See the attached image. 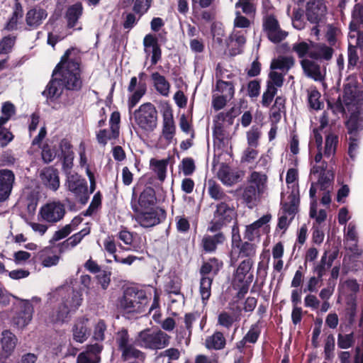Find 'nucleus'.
Returning <instances> with one entry per match:
<instances>
[{"mask_svg":"<svg viewBox=\"0 0 363 363\" xmlns=\"http://www.w3.org/2000/svg\"><path fill=\"white\" fill-rule=\"evenodd\" d=\"M81 66L80 51L73 47L67 49L53 69L52 78L42 92L43 96L54 102L62 95V89L80 91L83 86Z\"/></svg>","mask_w":363,"mask_h":363,"instance_id":"f257e3e1","label":"nucleus"},{"mask_svg":"<svg viewBox=\"0 0 363 363\" xmlns=\"http://www.w3.org/2000/svg\"><path fill=\"white\" fill-rule=\"evenodd\" d=\"M120 308L128 313H141L147 303L145 291L135 287H128L118 301Z\"/></svg>","mask_w":363,"mask_h":363,"instance_id":"f03ea898","label":"nucleus"},{"mask_svg":"<svg viewBox=\"0 0 363 363\" xmlns=\"http://www.w3.org/2000/svg\"><path fill=\"white\" fill-rule=\"evenodd\" d=\"M253 264V259H245L239 264L233 273V283L234 289L238 290L236 297L238 299L245 296L253 281L254 275L250 272Z\"/></svg>","mask_w":363,"mask_h":363,"instance_id":"7ed1b4c3","label":"nucleus"},{"mask_svg":"<svg viewBox=\"0 0 363 363\" xmlns=\"http://www.w3.org/2000/svg\"><path fill=\"white\" fill-rule=\"evenodd\" d=\"M169 338L167 333L160 330L152 332L147 328L138 333L135 339V344L145 349L160 350L169 345Z\"/></svg>","mask_w":363,"mask_h":363,"instance_id":"20e7f679","label":"nucleus"},{"mask_svg":"<svg viewBox=\"0 0 363 363\" xmlns=\"http://www.w3.org/2000/svg\"><path fill=\"white\" fill-rule=\"evenodd\" d=\"M135 123L143 130L152 132L157 125V111L150 102L141 104L133 113Z\"/></svg>","mask_w":363,"mask_h":363,"instance_id":"39448f33","label":"nucleus"},{"mask_svg":"<svg viewBox=\"0 0 363 363\" xmlns=\"http://www.w3.org/2000/svg\"><path fill=\"white\" fill-rule=\"evenodd\" d=\"M116 343L118 350L121 352V359L123 362L132 359H145V353L135 347L136 345L135 341L133 343L130 342V335L127 329L122 328L116 333Z\"/></svg>","mask_w":363,"mask_h":363,"instance_id":"423d86ee","label":"nucleus"},{"mask_svg":"<svg viewBox=\"0 0 363 363\" xmlns=\"http://www.w3.org/2000/svg\"><path fill=\"white\" fill-rule=\"evenodd\" d=\"M135 213V220L143 228H152L162 222L167 218L166 211L160 207L149 209H140V207H133Z\"/></svg>","mask_w":363,"mask_h":363,"instance_id":"0eeeda50","label":"nucleus"},{"mask_svg":"<svg viewBox=\"0 0 363 363\" xmlns=\"http://www.w3.org/2000/svg\"><path fill=\"white\" fill-rule=\"evenodd\" d=\"M235 216V212L233 208L230 207L225 202L218 203L213 212V218L210 222L207 230L211 233L220 231L233 220Z\"/></svg>","mask_w":363,"mask_h":363,"instance_id":"6e6552de","label":"nucleus"},{"mask_svg":"<svg viewBox=\"0 0 363 363\" xmlns=\"http://www.w3.org/2000/svg\"><path fill=\"white\" fill-rule=\"evenodd\" d=\"M15 298L18 302L13 304L14 314L12 318V323L18 328H23L29 324L33 318V306L29 300Z\"/></svg>","mask_w":363,"mask_h":363,"instance_id":"1a4fd4ad","label":"nucleus"},{"mask_svg":"<svg viewBox=\"0 0 363 363\" xmlns=\"http://www.w3.org/2000/svg\"><path fill=\"white\" fill-rule=\"evenodd\" d=\"M66 185L69 191L73 193L79 203L84 205L89 199L87 182L84 178L75 173L69 174L66 180Z\"/></svg>","mask_w":363,"mask_h":363,"instance_id":"9d476101","label":"nucleus"},{"mask_svg":"<svg viewBox=\"0 0 363 363\" xmlns=\"http://www.w3.org/2000/svg\"><path fill=\"white\" fill-rule=\"evenodd\" d=\"M328 8L325 0H308L306 4V16L312 24L319 25L327 14Z\"/></svg>","mask_w":363,"mask_h":363,"instance_id":"9b49d317","label":"nucleus"},{"mask_svg":"<svg viewBox=\"0 0 363 363\" xmlns=\"http://www.w3.org/2000/svg\"><path fill=\"white\" fill-rule=\"evenodd\" d=\"M262 26L268 39L274 43L281 42L288 35L286 31L281 28L278 20L273 14L264 17Z\"/></svg>","mask_w":363,"mask_h":363,"instance_id":"f8f14e48","label":"nucleus"},{"mask_svg":"<svg viewBox=\"0 0 363 363\" xmlns=\"http://www.w3.org/2000/svg\"><path fill=\"white\" fill-rule=\"evenodd\" d=\"M40 214L44 220L55 223L63 218L65 206L60 201L48 203L40 208Z\"/></svg>","mask_w":363,"mask_h":363,"instance_id":"ddd939ff","label":"nucleus"},{"mask_svg":"<svg viewBox=\"0 0 363 363\" xmlns=\"http://www.w3.org/2000/svg\"><path fill=\"white\" fill-rule=\"evenodd\" d=\"M59 151L60 152L57 153V157L62 161L63 171L67 172L70 171L73 167L74 158L73 145L68 139L63 138L59 143Z\"/></svg>","mask_w":363,"mask_h":363,"instance_id":"4468645a","label":"nucleus"},{"mask_svg":"<svg viewBox=\"0 0 363 363\" xmlns=\"http://www.w3.org/2000/svg\"><path fill=\"white\" fill-rule=\"evenodd\" d=\"M14 182L15 174L12 170L0 169V202H4L9 198Z\"/></svg>","mask_w":363,"mask_h":363,"instance_id":"2eb2a0df","label":"nucleus"},{"mask_svg":"<svg viewBox=\"0 0 363 363\" xmlns=\"http://www.w3.org/2000/svg\"><path fill=\"white\" fill-rule=\"evenodd\" d=\"M17 338L10 330H4L1 333V345L2 352L0 354V363H7V359L11 355L16 346Z\"/></svg>","mask_w":363,"mask_h":363,"instance_id":"dca6fc26","label":"nucleus"},{"mask_svg":"<svg viewBox=\"0 0 363 363\" xmlns=\"http://www.w3.org/2000/svg\"><path fill=\"white\" fill-rule=\"evenodd\" d=\"M223 267V262L221 259L213 257L202 262L199 268L200 277H211L213 279L216 277Z\"/></svg>","mask_w":363,"mask_h":363,"instance_id":"f3484780","label":"nucleus"},{"mask_svg":"<svg viewBox=\"0 0 363 363\" xmlns=\"http://www.w3.org/2000/svg\"><path fill=\"white\" fill-rule=\"evenodd\" d=\"M40 178L43 184L49 189L56 191L60 187L58 170L52 166L43 168L40 172Z\"/></svg>","mask_w":363,"mask_h":363,"instance_id":"a211bd4d","label":"nucleus"},{"mask_svg":"<svg viewBox=\"0 0 363 363\" xmlns=\"http://www.w3.org/2000/svg\"><path fill=\"white\" fill-rule=\"evenodd\" d=\"M157 203V198L155 191L152 187H146L140 194L138 203H132V209L133 207L138 208L140 209H149L151 208H155V205Z\"/></svg>","mask_w":363,"mask_h":363,"instance_id":"6ab92c4d","label":"nucleus"},{"mask_svg":"<svg viewBox=\"0 0 363 363\" xmlns=\"http://www.w3.org/2000/svg\"><path fill=\"white\" fill-rule=\"evenodd\" d=\"M225 237L222 232H217L213 235H205L201 242V247L205 253H213L217 250L218 245L223 244Z\"/></svg>","mask_w":363,"mask_h":363,"instance_id":"aec40b11","label":"nucleus"},{"mask_svg":"<svg viewBox=\"0 0 363 363\" xmlns=\"http://www.w3.org/2000/svg\"><path fill=\"white\" fill-rule=\"evenodd\" d=\"M218 178L226 186H232L239 182L240 174L238 172L233 171L229 165L222 163L218 172Z\"/></svg>","mask_w":363,"mask_h":363,"instance_id":"412c9836","label":"nucleus"},{"mask_svg":"<svg viewBox=\"0 0 363 363\" xmlns=\"http://www.w3.org/2000/svg\"><path fill=\"white\" fill-rule=\"evenodd\" d=\"M162 135L168 143H171L175 133L176 126L173 118L172 111L166 110L163 113Z\"/></svg>","mask_w":363,"mask_h":363,"instance_id":"4be33fe9","label":"nucleus"},{"mask_svg":"<svg viewBox=\"0 0 363 363\" xmlns=\"http://www.w3.org/2000/svg\"><path fill=\"white\" fill-rule=\"evenodd\" d=\"M48 16L47 11L41 8H33L30 9L26 16V25L30 29L38 28L43 23V21Z\"/></svg>","mask_w":363,"mask_h":363,"instance_id":"5701e85b","label":"nucleus"},{"mask_svg":"<svg viewBox=\"0 0 363 363\" xmlns=\"http://www.w3.org/2000/svg\"><path fill=\"white\" fill-rule=\"evenodd\" d=\"M88 319L84 318H78L73 328V339L77 342L82 343L86 340L89 335V330L86 326Z\"/></svg>","mask_w":363,"mask_h":363,"instance_id":"b1692460","label":"nucleus"},{"mask_svg":"<svg viewBox=\"0 0 363 363\" xmlns=\"http://www.w3.org/2000/svg\"><path fill=\"white\" fill-rule=\"evenodd\" d=\"M82 300V294L72 289L63 297L62 303L71 312H74L81 306Z\"/></svg>","mask_w":363,"mask_h":363,"instance_id":"393cba45","label":"nucleus"},{"mask_svg":"<svg viewBox=\"0 0 363 363\" xmlns=\"http://www.w3.org/2000/svg\"><path fill=\"white\" fill-rule=\"evenodd\" d=\"M315 50L311 51L309 57L316 60L329 61L332 59L334 50L332 46H328L325 43L315 44Z\"/></svg>","mask_w":363,"mask_h":363,"instance_id":"a878e982","label":"nucleus"},{"mask_svg":"<svg viewBox=\"0 0 363 363\" xmlns=\"http://www.w3.org/2000/svg\"><path fill=\"white\" fill-rule=\"evenodd\" d=\"M150 77L155 90L162 96H168L171 85L165 77L158 72H155L151 74Z\"/></svg>","mask_w":363,"mask_h":363,"instance_id":"bb28decb","label":"nucleus"},{"mask_svg":"<svg viewBox=\"0 0 363 363\" xmlns=\"http://www.w3.org/2000/svg\"><path fill=\"white\" fill-rule=\"evenodd\" d=\"M301 65L304 73L308 77L313 79L315 81L322 79L320 67L318 64L308 59H303L301 61Z\"/></svg>","mask_w":363,"mask_h":363,"instance_id":"cd10ccee","label":"nucleus"},{"mask_svg":"<svg viewBox=\"0 0 363 363\" xmlns=\"http://www.w3.org/2000/svg\"><path fill=\"white\" fill-rule=\"evenodd\" d=\"M226 345V340L220 331H216L212 335L205 340V347L208 350H220Z\"/></svg>","mask_w":363,"mask_h":363,"instance_id":"c85d7f7f","label":"nucleus"},{"mask_svg":"<svg viewBox=\"0 0 363 363\" xmlns=\"http://www.w3.org/2000/svg\"><path fill=\"white\" fill-rule=\"evenodd\" d=\"M362 118L359 112H353L345 122V127L348 134L357 136L359 130L362 129Z\"/></svg>","mask_w":363,"mask_h":363,"instance_id":"c756f323","label":"nucleus"},{"mask_svg":"<svg viewBox=\"0 0 363 363\" xmlns=\"http://www.w3.org/2000/svg\"><path fill=\"white\" fill-rule=\"evenodd\" d=\"M82 6L80 3L75 4L68 8L66 13V18L69 28H72L76 26L82 14Z\"/></svg>","mask_w":363,"mask_h":363,"instance_id":"7c9ffc66","label":"nucleus"},{"mask_svg":"<svg viewBox=\"0 0 363 363\" xmlns=\"http://www.w3.org/2000/svg\"><path fill=\"white\" fill-rule=\"evenodd\" d=\"M69 313H71L69 309L61 303L50 313L49 320L52 323H64L67 319Z\"/></svg>","mask_w":363,"mask_h":363,"instance_id":"2f4dec72","label":"nucleus"},{"mask_svg":"<svg viewBox=\"0 0 363 363\" xmlns=\"http://www.w3.org/2000/svg\"><path fill=\"white\" fill-rule=\"evenodd\" d=\"M208 193L214 200H225L228 198L220 184L213 179L208 181Z\"/></svg>","mask_w":363,"mask_h":363,"instance_id":"473e14b6","label":"nucleus"},{"mask_svg":"<svg viewBox=\"0 0 363 363\" xmlns=\"http://www.w3.org/2000/svg\"><path fill=\"white\" fill-rule=\"evenodd\" d=\"M249 182L255 184L258 194H262L266 188L267 176L265 174L255 171L251 173Z\"/></svg>","mask_w":363,"mask_h":363,"instance_id":"72a5a7b5","label":"nucleus"},{"mask_svg":"<svg viewBox=\"0 0 363 363\" xmlns=\"http://www.w3.org/2000/svg\"><path fill=\"white\" fill-rule=\"evenodd\" d=\"M213 279L212 277H201L200 278L199 293L203 302L208 301L211 296V286Z\"/></svg>","mask_w":363,"mask_h":363,"instance_id":"f704fd0d","label":"nucleus"},{"mask_svg":"<svg viewBox=\"0 0 363 363\" xmlns=\"http://www.w3.org/2000/svg\"><path fill=\"white\" fill-rule=\"evenodd\" d=\"M150 164L152 167V170L157 174L158 179L161 182H164L166 178L168 160H157L152 159L150 160Z\"/></svg>","mask_w":363,"mask_h":363,"instance_id":"c9c22d12","label":"nucleus"},{"mask_svg":"<svg viewBox=\"0 0 363 363\" xmlns=\"http://www.w3.org/2000/svg\"><path fill=\"white\" fill-rule=\"evenodd\" d=\"M216 89L228 99H231L234 96L235 87L232 82H226L222 79H218L216 84Z\"/></svg>","mask_w":363,"mask_h":363,"instance_id":"e433bc0d","label":"nucleus"},{"mask_svg":"<svg viewBox=\"0 0 363 363\" xmlns=\"http://www.w3.org/2000/svg\"><path fill=\"white\" fill-rule=\"evenodd\" d=\"M147 91V86L145 82H140L138 87L136 90L133 91V94L128 99V108L129 111L135 107L140 101V99L145 94Z\"/></svg>","mask_w":363,"mask_h":363,"instance_id":"4c0bfd02","label":"nucleus"},{"mask_svg":"<svg viewBox=\"0 0 363 363\" xmlns=\"http://www.w3.org/2000/svg\"><path fill=\"white\" fill-rule=\"evenodd\" d=\"M23 16V7L19 2H16L14 6L13 11L11 17L6 25V28L9 30L16 29L18 20L21 18Z\"/></svg>","mask_w":363,"mask_h":363,"instance_id":"58836bf2","label":"nucleus"},{"mask_svg":"<svg viewBox=\"0 0 363 363\" xmlns=\"http://www.w3.org/2000/svg\"><path fill=\"white\" fill-rule=\"evenodd\" d=\"M162 38L161 33H159L157 36L153 33L145 35L143 41L145 52L148 55H150V50L155 49V46L160 45L159 39L162 40Z\"/></svg>","mask_w":363,"mask_h":363,"instance_id":"ea45409f","label":"nucleus"},{"mask_svg":"<svg viewBox=\"0 0 363 363\" xmlns=\"http://www.w3.org/2000/svg\"><path fill=\"white\" fill-rule=\"evenodd\" d=\"M236 247L239 249V257L241 258L252 259L256 255L257 246L253 243L244 242Z\"/></svg>","mask_w":363,"mask_h":363,"instance_id":"a19ab883","label":"nucleus"},{"mask_svg":"<svg viewBox=\"0 0 363 363\" xmlns=\"http://www.w3.org/2000/svg\"><path fill=\"white\" fill-rule=\"evenodd\" d=\"M338 143V136L335 134H329L325 138L324 155L330 157L335 153Z\"/></svg>","mask_w":363,"mask_h":363,"instance_id":"79ce46f5","label":"nucleus"},{"mask_svg":"<svg viewBox=\"0 0 363 363\" xmlns=\"http://www.w3.org/2000/svg\"><path fill=\"white\" fill-rule=\"evenodd\" d=\"M294 65V59L293 57H282L274 60L270 66L272 69H281L286 71L291 69Z\"/></svg>","mask_w":363,"mask_h":363,"instance_id":"37998d69","label":"nucleus"},{"mask_svg":"<svg viewBox=\"0 0 363 363\" xmlns=\"http://www.w3.org/2000/svg\"><path fill=\"white\" fill-rule=\"evenodd\" d=\"M327 259L328 252L325 251L321 257L320 262L315 264L313 269V273L318 275L320 278H323V277L325 274L326 271L331 267L328 266V261Z\"/></svg>","mask_w":363,"mask_h":363,"instance_id":"c03bdc74","label":"nucleus"},{"mask_svg":"<svg viewBox=\"0 0 363 363\" xmlns=\"http://www.w3.org/2000/svg\"><path fill=\"white\" fill-rule=\"evenodd\" d=\"M152 0H135L133 11L139 15V18L147 12L151 7Z\"/></svg>","mask_w":363,"mask_h":363,"instance_id":"a18cd8bd","label":"nucleus"},{"mask_svg":"<svg viewBox=\"0 0 363 363\" xmlns=\"http://www.w3.org/2000/svg\"><path fill=\"white\" fill-rule=\"evenodd\" d=\"M320 93L315 88L308 93V104L311 108L320 110L323 108V103L320 101Z\"/></svg>","mask_w":363,"mask_h":363,"instance_id":"49530a36","label":"nucleus"},{"mask_svg":"<svg viewBox=\"0 0 363 363\" xmlns=\"http://www.w3.org/2000/svg\"><path fill=\"white\" fill-rule=\"evenodd\" d=\"M180 170L185 176H191L196 170V165L192 157H184L179 166Z\"/></svg>","mask_w":363,"mask_h":363,"instance_id":"de8ad7c7","label":"nucleus"},{"mask_svg":"<svg viewBox=\"0 0 363 363\" xmlns=\"http://www.w3.org/2000/svg\"><path fill=\"white\" fill-rule=\"evenodd\" d=\"M261 91V79H255L250 80L247 84V95L251 99H256L260 94Z\"/></svg>","mask_w":363,"mask_h":363,"instance_id":"09e8293b","label":"nucleus"},{"mask_svg":"<svg viewBox=\"0 0 363 363\" xmlns=\"http://www.w3.org/2000/svg\"><path fill=\"white\" fill-rule=\"evenodd\" d=\"M16 42V37L8 35L0 40V55L11 52Z\"/></svg>","mask_w":363,"mask_h":363,"instance_id":"8fccbe9b","label":"nucleus"},{"mask_svg":"<svg viewBox=\"0 0 363 363\" xmlns=\"http://www.w3.org/2000/svg\"><path fill=\"white\" fill-rule=\"evenodd\" d=\"M277 93V88L272 85H267L266 90L262 97V104L264 107H269Z\"/></svg>","mask_w":363,"mask_h":363,"instance_id":"3c124183","label":"nucleus"},{"mask_svg":"<svg viewBox=\"0 0 363 363\" xmlns=\"http://www.w3.org/2000/svg\"><path fill=\"white\" fill-rule=\"evenodd\" d=\"M333 178L334 175L333 173L330 174V171L327 173H320L317 183L320 186V189L321 191H330L329 189Z\"/></svg>","mask_w":363,"mask_h":363,"instance_id":"603ef678","label":"nucleus"},{"mask_svg":"<svg viewBox=\"0 0 363 363\" xmlns=\"http://www.w3.org/2000/svg\"><path fill=\"white\" fill-rule=\"evenodd\" d=\"M113 132L110 130V131L107 129H101L99 132L96 133V138L99 144L105 147L108 140H116L118 139L119 135L116 137H113Z\"/></svg>","mask_w":363,"mask_h":363,"instance_id":"864d4df0","label":"nucleus"},{"mask_svg":"<svg viewBox=\"0 0 363 363\" xmlns=\"http://www.w3.org/2000/svg\"><path fill=\"white\" fill-rule=\"evenodd\" d=\"M292 51L296 52L299 58L309 56L310 45L305 41L298 42L293 45Z\"/></svg>","mask_w":363,"mask_h":363,"instance_id":"5fc2aeb1","label":"nucleus"},{"mask_svg":"<svg viewBox=\"0 0 363 363\" xmlns=\"http://www.w3.org/2000/svg\"><path fill=\"white\" fill-rule=\"evenodd\" d=\"M82 239L83 238L78 233L72 235L61 243L60 251L63 252L69 250L70 247H75L82 240Z\"/></svg>","mask_w":363,"mask_h":363,"instance_id":"6e6d98bb","label":"nucleus"},{"mask_svg":"<svg viewBox=\"0 0 363 363\" xmlns=\"http://www.w3.org/2000/svg\"><path fill=\"white\" fill-rule=\"evenodd\" d=\"M327 106L328 108L330 109L335 115L345 113L340 96L335 101L334 99H328Z\"/></svg>","mask_w":363,"mask_h":363,"instance_id":"4d7b16f0","label":"nucleus"},{"mask_svg":"<svg viewBox=\"0 0 363 363\" xmlns=\"http://www.w3.org/2000/svg\"><path fill=\"white\" fill-rule=\"evenodd\" d=\"M101 200H102V195L101 192L99 191H97L89 204L88 208L86 210V211L84 213V216H91L93 213L98 209L99 207L101 205Z\"/></svg>","mask_w":363,"mask_h":363,"instance_id":"13d9d810","label":"nucleus"},{"mask_svg":"<svg viewBox=\"0 0 363 363\" xmlns=\"http://www.w3.org/2000/svg\"><path fill=\"white\" fill-rule=\"evenodd\" d=\"M121 121V115L118 111H113L109 120L110 129L111 132H113V137H116L119 135L120 134V127L119 123Z\"/></svg>","mask_w":363,"mask_h":363,"instance_id":"bf43d9fd","label":"nucleus"},{"mask_svg":"<svg viewBox=\"0 0 363 363\" xmlns=\"http://www.w3.org/2000/svg\"><path fill=\"white\" fill-rule=\"evenodd\" d=\"M354 342V333L347 335L339 334L337 337V345L341 349H348Z\"/></svg>","mask_w":363,"mask_h":363,"instance_id":"052dcab7","label":"nucleus"},{"mask_svg":"<svg viewBox=\"0 0 363 363\" xmlns=\"http://www.w3.org/2000/svg\"><path fill=\"white\" fill-rule=\"evenodd\" d=\"M355 85L352 83H347L343 86V101L346 104H350L355 99Z\"/></svg>","mask_w":363,"mask_h":363,"instance_id":"680f3d73","label":"nucleus"},{"mask_svg":"<svg viewBox=\"0 0 363 363\" xmlns=\"http://www.w3.org/2000/svg\"><path fill=\"white\" fill-rule=\"evenodd\" d=\"M359 61V56L357 51V47L349 44L348 45V64L347 69H353Z\"/></svg>","mask_w":363,"mask_h":363,"instance_id":"e2e57ef3","label":"nucleus"},{"mask_svg":"<svg viewBox=\"0 0 363 363\" xmlns=\"http://www.w3.org/2000/svg\"><path fill=\"white\" fill-rule=\"evenodd\" d=\"M260 333L261 330L259 328V325L257 324H253L251 325L247 334L244 336V338L248 342L255 344L257 341Z\"/></svg>","mask_w":363,"mask_h":363,"instance_id":"0e129e2a","label":"nucleus"},{"mask_svg":"<svg viewBox=\"0 0 363 363\" xmlns=\"http://www.w3.org/2000/svg\"><path fill=\"white\" fill-rule=\"evenodd\" d=\"M99 273V274L96 277L98 284L101 285L104 290H106L108 289L111 283V272L103 270Z\"/></svg>","mask_w":363,"mask_h":363,"instance_id":"69168bd1","label":"nucleus"},{"mask_svg":"<svg viewBox=\"0 0 363 363\" xmlns=\"http://www.w3.org/2000/svg\"><path fill=\"white\" fill-rule=\"evenodd\" d=\"M235 322V319L232 315L228 312L223 311L218 316V325L229 329Z\"/></svg>","mask_w":363,"mask_h":363,"instance_id":"338daca9","label":"nucleus"},{"mask_svg":"<svg viewBox=\"0 0 363 363\" xmlns=\"http://www.w3.org/2000/svg\"><path fill=\"white\" fill-rule=\"evenodd\" d=\"M269 79L267 82V85H272L274 87H281L283 85L284 77L281 73L272 71L269 74Z\"/></svg>","mask_w":363,"mask_h":363,"instance_id":"774afa93","label":"nucleus"}]
</instances>
